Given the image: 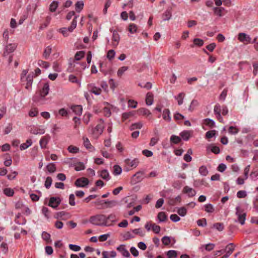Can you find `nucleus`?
<instances>
[{
    "label": "nucleus",
    "instance_id": "nucleus-1",
    "mask_svg": "<svg viewBox=\"0 0 258 258\" xmlns=\"http://www.w3.org/2000/svg\"><path fill=\"white\" fill-rule=\"evenodd\" d=\"M106 216L102 214H98L90 217L89 222L92 224L97 226H105L108 225L105 223Z\"/></svg>",
    "mask_w": 258,
    "mask_h": 258
},
{
    "label": "nucleus",
    "instance_id": "nucleus-2",
    "mask_svg": "<svg viewBox=\"0 0 258 258\" xmlns=\"http://www.w3.org/2000/svg\"><path fill=\"white\" fill-rule=\"evenodd\" d=\"M29 132L31 134L34 135H42L45 132V128L42 125H30L29 126Z\"/></svg>",
    "mask_w": 258,
    "mask_h": 258
},
{
    "label": "nucleus",
    "instance_id": "nucleus-3",
    "mask_svg": "<svg viewBox=\"0 0 258 258\" xmlns=\"http://www.w3.org/2000/svg\"><path fill=\"white\" fill-rule=\"evenodd\" d=\"M236 215L237 216L238 220L241 225H243L245 223L246 213L243 212L239 207L236 208Z\"/></svg>",
    "mask_w": 258,
    "mask_h": 258
},
{
    "label": "nucleus",
    "instance_id": "nucleus-4",
    "mask_svg": "<svg viewBox=\"0 0 258 258\" xmlns=\"http://www.w3.org/2000/svg\"><path fill=\"white\" fill-rule=\"evenodd\" d=\"M238 39L244 44H247L251 43V39L250 36L244 33H239L238 35Z\"/></svg>",
    "mask_w": 258,
    "mask_h": 258
},
{
    "label": "nucleus",
    "instance_id": "nucleus-5",
    "mask_svg": "<svg viewBox=\"0 0 258 258\" xmlns=\"http://www.w3.org/2000/svg\"><path fill=\"white\" fill-rule=\"evenodd\" d=\"M124 163L127 166L126 167V170L128 171L130 170L129 168H136L138 165L139 161L136 159L133 160L126 159L124 160Z\"/></svg>",
    "mask_w": 258,
    "mask_h": 258
},
{
    "label": "nucleus",
    "instance_id": "nucleus-6",
    "mask_svg": "<svg viewBox=\"0 0 258 258\" xmlns=\"http://www.w3.org/2000/svg\"><path fill=\"white\" fill-rule=\"evenodd\" d=\"M49 90V86L48 83H44L41 89H40L39 94L40 98H44L48 94Z\"/></svg>",
    "mask_w": 258,
    "mask_h": 258
},
{
    "label": "nucleus",
    "instance_id": "nucleus-7",
    "mask_svg": "<svg viewBox=\"0 0 258 258\" xmlns=\"http://www.w3.org/2000/svg\"><path fill=\"white\" fill-rule=\"evenodd\" d=\"M99 122L93 130V134L97 136L102 133L104 129V125L102 119H100Z\"/></svg>",
    "mask_w": 258,
    "mask_h": 258
},
{
    "label": "nucleus",
    "instance_id": "nucleus-8",
    "mask_svg": "<svg viewBox=\"0 0 258 258\" xmlns=\"http://www.w3.org/2000/svg\"><path fill=\"white\" fill-rule=\"evenodd\" d=\"M50 140V136L48 134H47L45 136L42 137L39 141V144L40 147L42 149L46 148V146Z\"/></svg>",
    "mask_w": 258,
    "mask_h": 258
},
{
    "label": "nucleus",
    "instance_id": "nucleus-9",
    "mask_svg": "<svg viewBox=\"0 0 258 258\" xmlns=\"http://www.w3.org/2000/svg\"><path fill=\"white\" fill-rule=\"evenodd\" d=\"M17 45L15 43H10L8 44L5 48V50L4 52V56H7L9 54L13 52L16 48Z\"/></svg>",
    "mask_w": 258,
    "mask_h": 258
},
{
    "label": "nucleus",
    "instance_id": "nucleus-10",
    "mask_svg": "<svg viewBox=\"0 0 258 258\" xmlns=\"http://www.w3.org/2000/svg\"><path fill=\"white\" fill-rule=\"evenodd\" d=\"M235 245L233 243H230L228 244L226 246L225 249V251L226 253L224 255V257L227 258L233 252V251L235 249Z\"/></svg>",
    "mask_w": 258,
    "mask_h": 258
},
{
    "label": "nucleus",
    "instance_id": "nucleus-11",
    "mask_svg": "<svg viewBox=\"0 0 258 258\" xmlns=\"http://www.w3.org/2000/svg\"><path fill=\"white\" fill-rule=\"evenodd\" d=\"M60 200L59 198L57 197H51L48 203V206L53 208H56L60 203Z\"/></svg>",
    "mask_w": 258,
    "mask_h": 258
},
{
    "label": "nucleus",
    "instance_id": "nucleus-12",
    "mask_svg": "<svg viewBox=\"0 0 258 258\" xmlns=\"http://www.w3.org/2000/svg\"><path fill=\"white\" fill-rule=\"evenodd\" d=\"M105 223L108 225H105V226H110L113 224V223L116 220V215L114 214H111L107 216H106Z\"/></svg>",
    "mask_w": 258,
    "mask_h": 258
},
{
    "label": "nucleus",
    "instance_id": "nucleus-13",
    "mask_svg": "<svg viewBox=\"0 0 258 258\" xmlns=\"http://www.w3.org/2000/svg\"><path fill=\"white\" fill-rule=\"evenodd\" d=\"M89 183V180L87 178L82 177L77 179L75 181V185L77 187H84Z\"/></svg>",
    "mask_w": 258,
    "mask_h": 258
},
{
    "label": "nucleus",
    "instance_id": "nucleus-14",
    "mask_svg": "<svg viewBox=\"0 0 258 258\" xmlns=\"http://www.w3.org/2000/svg\"><path fill=\"white\" fill-rule=\"evenodd\" d=\"M144 172L143 171H139L135 173L132 178V182L134 183L140 182L143 179Z\"/></svg>",
    "mask_w": 258,
    "mask_h": 258
},
{
    "label": "nucleus",
    "instance_id": "nucleus-15",
    "mask_svg": "<svg viewBox=\"0 0 258 258\" xmlns=\"http://www.w3.org/2000/svg\"><path fill=\"white\" fill-rule=\"evenodd\" d=\"M120 37L117 32L114 30L112 32V45L113 47H116L119 42Z\"/></svg>",
    "mask_w": 258,
    "mask_h": 258
},
{
    "label": "nucleus",
    "instance_id": "nucleus-16",
    "mask_svg": "<svg viewBox=\"0 0 258 258\" xmlns=\"http://www.w3.org/2000/svg\"><path fill=\"white\" fill-rule=\"evenodd\" d=\"M88 87L89 91L95 95H98L101 93V89L100 88L95 86L94 84H89L88 85Z\"/></svg>",
    "mask_w": 258,
    "mask_h": 258
},
{
    "label": "nucleus",
    "instance_id": "nucleus-17",
    "mask_svg": "<svg viewBox=\"0 0 258 258\" xmlns=\"http://www.w3.org/2000/svg\"><path fill=\"white\" fill-rule=\"evenodd\" d=\"M182 192L184 194H187L189 197H193L196 194V190L188 186H185L183 187Z\"/></svg>",
    "mask_w": 258,
    "mask_h": 258
},
{
    "label": "nucleus",
    "instance_id": "nucleus-18",
    "mask_svg": "<svg viewBox=\"0 0 258 258\" xmlns=\"http://www.w3.org/2000/svg\"><path fill=\"white\" fill-rule=\"evenodd\" d=\"M34 76H35V75L33 72L30 73L27 76V79H26V85L25 86V88L27 89H29V88L31 86L32 82H33V79Z\"/></svg>",
    "mask_w": 258,
    "mask_h": 258
},
{
    "label": "nucleus",
    "instance_id": "nucleus-19",
    "mask_svg": "<svg viewBox=\"0 0 258 258\" xmlns=\"http://www.w3.org/2000/svg\"><path fill=\"white\" fill-rule=\"evenodd\" d=\"M117 250L119 251L123 256L128 257L130 256V254L128 250L125 249L124 245H120L117 247Z\"/></svg>",
    "mask_w": 258,
    "mask_h": 258
},
{
    "label": "nucleus",
    "instance_id": "nucleus-20",
    "mask_svg": "<svg viewBox=\"0 0 258 258\" xmlns=\"http://www.w3.org/2000/svg\"><path fill=\"white\" fill-rule=\"evenodd\" d=\"M181 198L180 196H178L175 198H170L168 199V204L170 206H175L178 203L181 202Z\"/></svg>",
    "mask_w": 258,
    "mask_h": 258
},
{
    "label": "nucleus",
    "instance_id": "nucleus-21",
    "mask_svg": "<svg viewBox=\"0 0 258 258\" xmlns=\"http://www.w3.org/2000/svg\"><path fill=\"white\" fill-rule=\"evenodd\" d=\"M172 16L171 9H168L163 14L162 19L164 21L169 20Z\"/></svg>",
    "mask_w": 258,
    "mask_h": 258
},
{
    "label": "nucleus",
    "instance_id": "nucleus-22",
    "mask_svg": "<svg viewBox=\"0 0 258 258\" xmlns=\"http://www.w3.org/2000/svg\"><path fill=\"white\" fill-rule=\"evenodd\" d=\"M146 103L148 105H151L153 103V94L151 92L147 93L146 98Z\"/></svg>",
    "mask_w": 258,
    "mask_h": 258
},
{
    "label": "nucleus",
    "instance_id": "nucleus-23",
    "mask_svg": "<svg viewBox=\"0 0 258 258\" xmlns=\"http://www.w3.org/2000/svg\"><path fill=\"white\" fill-rule=\"evenodd\" d=\"M73 111L77 115H80L82 113V107L80 105H75L72 107Z\"/></svg>",
    "mask_w": 258,
    "mask_h": 258
},
{
    "label": "nucleus",
    "instance_id": "nucleus-24",
    "mask_svg": "<svg viewBox=\"0 0 258 258\" xmlns=\"http://www.w3.org/2000/svg\"><path fill=\"white\" fill-rule=\"evenodd\" d=\"M170 111L168 109H165L163 111V118L164 120L170 121L171 120V117L170 116Z\"/></svg>",
    "mask_w": 258,
    "mask_h": 258
},
{
    "label": "nucleus",
    "instance_id": "nucleus-25",
    "mask_svg": "<svg viewBox=\"0 0 258 258\" xmlns=\"http://www.w3.org/2000/svg\"><path fill=\"white\" fill-rule=\"evenodd\" d=\"M100 176L103 179L108 180L110 179V176L108 171L107 170H103L100 172Z\"/></svg>",
    "mask_w": 258,
    "mask_h": 258
},
{
    "label": "nucleus",
    "instance_id": "nucleus-26",
    "mask_svg": "<svg viewBox=\"0 0 258 258\" xmlns=\"http://www.w3.org/2000/svg\"><path fill=\"white\" fill-rule=\"evenodd\" d=\"M180 136L185 141L188 140L190 136V132L188 131H184L180 133Z\"/></svg>",
    "mask_w": 258,
    "mask_h": 258
},
{
    "label": "nucleus",
    "instance_id": "nucleus-27",
    "mask_svg": "<svg viewBox=\"0 0 258 258\" xmlns=\"http://www.w3.org/2000/svg\"><path fill=\"white\" fill-rule=\"evenodd\" d=\"M184 96L185 94L184 93H180L178 96H175L174 97L175 99L177 100L178 104L179 105L182 104Z\"/></svg>",
    "mask_w": 258,
    "mask_h": 258
},
{
    "label": "nucleus",
    "instance_id": "nucleus-28",
    "mask_svg": "<svg viewBox=\"0 0 258 258\" xmlns=\"http://www.w3.org/2000/svg\"><path fill=\"white\" fill-rule=\"evenodd\" d=\"M32 144V140L31 139H28L26 141V143H23L20 146V150H24L30 147Z\"/></svg>",
    "mask_w": 258,
    "mask_h": 258
},
{
    "label": "nucleus",
    "instance_id": "nucleus-29",
    "mask_svg": "<svg viewBox=\"0 0 258 258\" xmlns=\"http://www.w3.org/2000/svg\"><path fill=\"white\" fill-rule=\"evenodd\" d=\"M122 169L118 165H115L113 167V173L115 175H118L121 173Z\"/></svg>",
    "mask_w": 258,
    "mask_h": 258
},
{
    "label": "nucleus",
    "instance_id": "nucleus-30",
    "mask_svg": "<svg viewBox=\"0 0 258 258\" xmlns=\"http://www.w3.org/2000/svg\"><path fill=\"white\" fill-rule=\"evenodd\" d=\"M139 114L144 115H149L151 114L150 110L145 108H142L138 110Z\"/></svg>",
    "mask_w": 258,
    "mask_h": 258
},
{
    "label": "nucleus",
    "instance_id": "nucleus-31",
    "mask_svg": "<svg viewBox=\"0 0 258 258\" xmlns=\"http://www.w3.org/2000/svg\"><path fill=\"white\" fill-rule=\"evenodd\" d=\"M77 16H75L72 22L71 25L68 28V30L69 32H72L74 30V29L76 27L77 22Z\"/></svg>",
    "mask_w": 258,
    "mask_h": 258
},
{
    "label": "nucleus",
    "instance_id": "nucleus-32",
    "mask_svg": "<svg viewBox=\"0 0 258 258\" xmlns=\"http://www.w3.org/2000/svg\"><path fill=\"white\" fill-rule=\"evenodd\" d=\"M128 31L131 33H136L137 32V30H138V27L135 24H130L129 25V26H128Z\"/></svg>",
    "mask_w": 258,
    "mask_h": 258
},
{
    "label": "nucleus",
    "instance_id": "nucleus-33",
    "mask_svg": "<svg viewBox=\"0 0 258 258\" xmlns=\"http://www.w3.org/2000/svg\"><path fill=\"white\" fill-rule=\"evenodd\" d=\"M158 218L161 222H164L167 219V215L164 212H159L158 214Z\"/></svg>",
    "mask_w": 258,
    "mask_h": 258
},
{
    "label": "nucleus",
    "instance_id": "nucleus-34",
    "mask_svg": "<svg viewBox=\"0 0 258 258\" xmlns=\"http://www.w3.org/2000/svg\"><path fill=\"white\" fill-rule=\"evenodd\" d=\"M180 141L181 139L178 136L175 135H172L170 137V142L175 144H178Z\"/></svg>",
    "mask_w": 258,
    "mask_h": 258
},
{
    "label": "nucleus",
    "instance_id": "nucleus-35",
    "mask_svg": "<svg viewBox=\"0 0 258 258\" xmlns=\"http://www.w3.org/2000/svg\"><path fill=\"white\" fill-rule=\"evenodd\" d=\"M214 14L221 17L222 16V12L224 10V8L222 7H215L213 9Z\"/></svg>",
    "mask_w": 258,
    "mask_h": 258
},
{
    "label": "nucleus",
    "instance_id": "nucleus-36",
    "mask_svg": "<svg viewBox=\"0 0 258 258\" xmlns=\"http://www.w3.org/2000/svg\"><path fill=\"white\" fill-rule=\"evenodd\" d=\"M83 140L84 145L87 149H91L93 148L87 138L83 137Z\"/></svg>",
    "mask_w": 258,
    "mask_h": 258
},
{
    "label": "nucleus",
    "instance_id": "nucleus-37",
    "mask_svg": "<svg viewBox=\"0 0 258 258\" xmlns=\"http://www.w3.org/2000/svg\"><path fill=\"white\" fill-rule=\"evenodd\" d=\"M128 69V67L123 66L120 68L117 71V76L119 77H121V76L123 74V73L126 71Z\"/></svg>",
    "mask_w": 258,
    "mask_h": 258
},
{
    "label": "nucleus",
    "instance_id": "nucleus-38",
    "mask_svg": "<svg viewBox=\"0 0 258 258\" xmlns=\"http://www.w3.org/2000/svg\"><path fill=\"white\" fill-rule=\"evenodd\" d=\"M51 52V48L47 46L44 50L43 52V56L45 59H47Z\"/></svg>",
    "mask_w": 258,
    "mask_h": 258
},
{
    "label": "nucleus",
    "instance_id": "nucleus-39",
    "mask_svg": "<svg viewBox=\"0 0 258 258\" xmlns=\"http://www.w3.org/2000/svg\"><path fill=\"white\" fill-rule=\"evenodd\" d=\"M199 173L203 176H206L208 173V171L207 167L205 166H202L199 168Z\"/></svg>",
    "mask_w": 258,
    "mask_h": 258
},
{
    "label": "nucleus",
    "instance_id": "nucleus-40",
    "mask_svg": "<svg viewBox=\"0 0 258 258\" xmlns=\"http://www.w3.org/2000/svg\"><path fill=\"white\" fill-rule=\"evenodd\" d=\"M85 52L84 51H79L77 52L75 55V58L76 60H79L84 56Z\"/></svg>",
    "mask_w": 258,
    "mask_h": 258
},
{
    "label": "nucleus",
    "instance_id": "nucleus-41",
    "mask_svg": "<svg viewBox=\"0 0 258 258\" xmlns=\"http://www.w3.org/2000/svg\"><path fill=\"white\" fill-rule=\"evenodd\" d=\"M58 7V2L53 1L50 5L49 10L51 12H54Z\"/></svg>",
    "mask_w": 258,
    "mask_h": 258
},
{
    "label": "nucleus",
    "instance_id": "nucleus-42",
    "mask_svg": "<svg viewBox=\"0 0 258 258\" xmlns=\"http://www.w3.org/2000/svg\"><path fill=\"white\" fill-rule=\"evenodd\" d=\"M214 210V208L212 204H209L205 205V210L208 213H213Z\"/></svg>",
    "mask_w": 258,
    "mask_h": 258
},
{
    "label": "nucleus",
    "instance_id": "nucleus-43",
    "mask_svg": "<svg viewBox=\"0 0 258 258\" xmlns=\"http://www.w3.org/2000/svg\"><path fill=\"white\" fill-rule=\"evenodd\" d=\"M42 238L46 241L47 243L51 242L50 235L46 232H43L42 233Z\"/></svg>",
    "mask_w": 258,
    "mask_h": 258
},
{
    "label": "nucleus",
    "instance_id": "nucleus-44",
    "mask_svg": "<svg viewBox=\"0 0 258 258\" xmlns=\"http://www.w3.org/2000/svg\"><path fill=\"white\" fill-rule=\"evenodd\" d=\"M76 10L78 12H80L83 8L84 4L82 1L78 2L76 5Z\"/></svg>",
    "mask_w": 258,
    "mask_h": 258
},
{
    "label": "nucleus",
    "instance_id": "nucleus-45",
    "mask_svg": "<svg viewBox=\"0 0 258 258\" xmlns=\"http://www.w3.org/2000/svg\"><path fill=\"white\" fill-rule=\"evenodd\" d=\"M187 213V210L185 207H181L178 209L177 213L181 216H184Z\"/></svg>",
    "mask_w": 258,
    "mask_h": 258
},
{
    "label": "nucleus",
    "instance_id": "nucleus-46",
    "mask_svg": "<svg viewBox=\"0 0 258 258\" xmlns=\"http://www.w3.org/2000/svg\"><path fill=\"white\" fill-rule=\"evenodd\" d=\"M143 126V124L141 122H137L133 124L131 127V130H135L136 129H140Z\"/></svg>",
    "mask_w": 258,
    "mask_h": 258
},
{
    "label": "nucleus",
    "instance_id": "nucleus-47",
    "mask_svg": "<svg viewBox=\"0 0 258 258\" xmlns=\"http://www.w3.org/2000/svg\"><path fill=\"white\" fill-rule=\"evenodd\" d=\"M85 168L84 164L82 162H78L75 165V170L76 171H80Z\"/></svg>",
    "mask_w": 258,
    "mask_h": 258
},
{
    "label": "nucleus",
    "instance_id": "nucleus-48",
    "mask_svg": "<svg viewBox=\"0 0 258 258\" xmlns=\"http://www.w3.org/2000/svg\"><path fill=\"white\" fill-rule=\"evenodd\" d=\"M38 111L36 108H32L29 112V115L31 117H35L37 115Z\"/></svg>",
    "mask_w": 258,
    "mask_h": 258
},
{
    "label": "nucleus",
    "instance_id": "nucleus-49",
    "mask_svg": "<svg viewBox=\"0 0 258 258\" xmlns=\"http://www.w3.org/2000/svg\"><path fill=\"white\" fill-rule=\"evenodd\" d=\"M222 107L220 104H217L214 106V112L215 115L221 114Z\"/></svg>",
    "mask_w": 258,
    "mask_h": 258
},
{
    "label": "nucleus",
    "instance_id": "nucleus-50",
    "mask_svg": "<svg viewBox=\"0 0 258 258\" xmlns=\"http://www.w3.org/2000/svg\"><path fill=\"white\" fill-rule=\"evenodd\" d=\"M47 170L51 173L54 172L56 170V167L53 163H50L47 165Z\"/></svg>",
    "mask_w": 258,
    "mask_h": 258
},
{
    "label": "nucleus",
    "instance_id": "nucleus-51",
    "mask_svg": "<svg viewBox=\"0 0 258 258\" xmlns=\"http://www.w3.org/2000/svg\"><path fill=\"white\" fill-rule=\"evenodd\" d=\"M228 131L230 134L235 135V134H237L239 132V130L238 128H237L236 127H234L233 126H230L229 127Z\"/></svg>",
    "mask_w": 258,
    "mask_h": 258
},
{
    "label": "nucleus",
    "instance_id": "nucleus-52",
    "mask_svg": "<svg viewBox=\"0 0 258 258\" xmlns=\"http://www.w3.org/2000/svg\"><path fill=\"white\" fill-rule=\"evenodd\" d=\"M167 255L168 258H176L177 256V252L175 250H169Z\"/></svg>",
    "mask_w": 258,
    "mask_h": 258
},
{
    "label": "nucleus",
    "instance_id": "nucleus-53",
    "mask_svg": "<svg viewBox=\"0 0 258 258\" xmlns=\"http://www.w3.org/2000/svg\"><path fill=\"white\" fill-rule=\"evenodd\" d=\"M204 123L207 125H208L210 127H212L213 126H214V124H215V122L214 121L210 119V118H206L204 120Z\"/></svg>",
    "mask_w": 258,
    "mask_h": 258
},
{
    "label": "nucleus",
    "instance_id": "nucleus-54",
    "mask_svg": "<svg viewBox=\"0 0 258 258\" xmlns=\"http://www.w3.org/2000/svg\"><path fill=\"white\" fill-rule=\"evenodd\" d=\"M132 231L134 234L139 235L141 236H144L145 235V232L141 228L134 229Z\"/></svg>",
    "mask_w": 258,
    "mask_h": 258
},
{
    "label": "nucleus",
    "instance_id": "nucleus-55",
    "mask_svg": "<svg viewBox=\"0 0 258 258\" xmlns=\"http://www.w3.org/2000/svg\"><path fill=\"white\" fill-rule=\"evenodd\" d=\"M193 42L195 45L198 46H202L204 44V41L199 38L194 39Z\"/></svg>",
    "mask_w": 258,
    "mask_h": 258
},
{
    "label": "nucleus",
    "instance_id": "nucleus-56",
    "mask_svg": "<svg viewBox=\"0 0 258 258\" xmlns=\"http://www.w3.org/2000/svg\"><path fill=\"white\" fill-rule=\"evenodd\" d=\"M52 178L50 177H47L45 182V186L46 188L48 189L52 183Z\"/></svg>",
    "mask_w": 258,
    "mask_h": 258
},
{
    "label": "nucleus",
    "instance_id": "nucleus-57",
    "mask_svg": "<svg viewBox=\"0 0 258 258\" xmlns=\"http://www.w3.org/2000/svg\"><path fill=\"white\" fill-rule=\"evenodd\" d=\"M1 248L4 253H6L8 250L7 244L4 242H3L1 245Z\"/></svg>",
    "mask_w": 258,
    "mask_h": 258
},
{
    "label": "nucleus",
    "instance_id": "nucleus-58",
    "mask_svg": "<svg viewBox=\"0 0 258 258\" xmlns=\"http://www.w3.org/2000/svg\"><path fill=\"white\" fill-rule=\"evenodd\" d=\"M110 234L107 233L105 234L101 235L98 237V239L100 241L103 242L106 241L108 237H109Z\"/></svg>",
    "mask_w": 258,
    "mask_h": 258
},
{
    "label": "nucleus",
    "instance_id": "nucleus-59",
    "mask_svg": "<svg viewBox=\"0 0 258 258\" xmlns=\"http://www.w3.org/2000/svg\"><path fill=\"white\" fill-rule=\"evenodd\" d=\"M68 150L70 153H76L79 151L78 148L73 146L72 145L69 146Z\"/></svg>",
    "mask_w": 258,
    "mask_h": 258
},
{
    "label": "nucleus",
    "instance_id": "nucleus-60",
    "mask_svg": "<svg viewBox=\"0 0 258 258\" xmlns=\"http://www.w3.org/2000/svg\"><path fill=\"white\" fill-rule=\"evenodd\" d=\"M213 226L219 231H222L224 229L223 224L221 223H216L214 224Z\"/></svg>",
    "mask_w": 258,
    "mask_h": 258
},
{
    "label": "nucleus",
    "instance_id": "nucleus-61",
    "mask_svg": "<svg viewBox=\"0 0 258 258\" xmlns=\"http://www.w3.org/2000/svg\"><path fill=\"white\" fill-rule=\"evenodd\" d=\"M4 194L8 196H12L14 194L13 189L10 188H6L4 190Z\"/></svg>",
    "mask_w": 258,
    "mask_h": 258
},
{
    "label": "nucleus",
    "instance_id": "nucleus-62",
    "mask_svg": "<svg viewBox=\"0 0 258 258\" xmlns=\"http://www.w3.org/2000/svg\"><path fill=\"white\" fill-rule=\"evenodd\" d=\"M197 224L199 226H205L207 225V222L205 218L200 219L197 221Z\"/></svg>",
    "mask_w": 258,
    "mask_h": 258
},
{
    "label": "nucleus",
    "instance_id": "nucleus-63",
    "mask_svg": "<svg viewBox=\"0 0 258 258\" xmlns=\"http://www.w3.org/2000/svg\"><path fill=\"white\" fill-rule=\"evenodd\" d=\"M91 116V114L89 113H85L83 117V121L84 122V123L87 124L89 121L90 118Z\"/></svg>",
    "mask_w": 258,
    "mask_h": 258
},
{
    "label": "nucleus",
    "instance_id": "nucleus-64",
    "mask_svg": "<svg viewBox=\"0 0 258 258\" xmlns=\"http://www.w3.org/2000/svg\"><path fill=\"white\" fill-rule=\"evenodd\" d=\"M114 55H115V51L112 49L109 50L107 52V57L109 59L111 60L114 57Z\"/></svg>",
    "mask_w": 258,
    "mask_h": 258
}]
</instances>
